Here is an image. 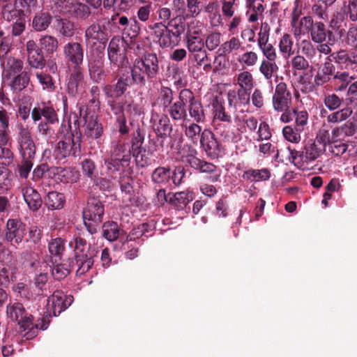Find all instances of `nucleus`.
<instances>
[{
  "label": "nucleus",
  "instance_id": "nucleus-1",
  "mask_svg": "<svg viewBox=\"0 0 357 357\" xmlns=\"http://www.w3.org/2000/svg\"><path fill=\"white\" fill-rule=\"evenodd\" d=\"M160 61L155 53L145 52L136 58L130 68L134 84L140 88L156 81L160 75Z\"/></svg>",
  "mask_w": 357,
  "mask_h": 357
},
{
  "label": "nucleus",
  "instance_id": "nucleus-2",
  "mask_svg": "<svg viewBox=\"0 0 357 357\" xmlns=\"http://www.w3.org/2000/svg\"><path fill=\"white\" fill-rule=\"evenodd\" d=\"M31 115L34 122L40 121L36 129L37 135L48 143L54 133L51 125L59 123L56 110L53 106L42 102L32 109Z\"/></svg>",
  "mask_w": 357,
  "mask_h": 357
},
{
  "label": "nucleus",
  "instance_id": "nucleus-3",
  "mask_svg": "<svg viewBox=\"0 0 357 357\" xmlns=\"http://www.w3.org/2000/svg\"><path fill=\"white\" fill-rule=\"evenodd\" d=\"M74 242V257L69 259L77 268L76 273L83 275L92 268L94 259L99 253L98 248L92 245L81 236L75 237Z\"/></svg>",
  "mask_w": 357,
  "mask_h": 357
},
{
  "label": "nucleus",
  "instance_id": "nucleus-4",
  "mask_svg": "<svg viewBox=\"0 0 357 357\" xmlns=\"http://www.w3.org/2000/svg\"><path fill=\"white\" fill-rule=\"evenodd\" d=\"M131 158L124 145L114 144L109 157L105 158L106 174L111 178H117L130 169Z\"/></svg>",
  "mask_w": 357,
  "mask_h": 357
},
{
  "label": "nucleus",
  "instance_id": "nucleus-5",
  "mask_svg": "<svg viewBox=\"0 0 357 357\" xmlns=\"http://www.w3.org/2000/svg\"><path fill=\"white\" fill-rule=\"evenodd\" d=\"M105 214V206L98 197L89 196L86 206L83 209L82 218L84 225L87 231L93 235L96 234Z\"/></svg>",
  "mask_w": 357,
  "mask_h": 357
},
{
  "label": "nucleus",
  "instance_id": "nucleus-6",
  "mask_svg": "<svg viewBox=\"0 0 357 357\" xmlns=\"http://www.w3.org/2000/svg\"><path fill=\"white\" fill-rule=\"evenodd\" d=\"M6 314L12 321H15L20 327V332L26 331L30 328L33 317L29 313L23 304L19 302L10 303L6 306Z\"/></svg>",
  "mask_w": 357,
  "mask_h": 357
},
{
  "label": "nucleus",
  "instance_id": "nucleus-7",
  "mask_svg": "<svg viewBox=\"0 0 357 357\" xmlns=\"http://www.w3.org/2000/svg\"><path fill=\"white\" fill-rule=\"evenodd\" d=\"M331 54L340 70L357 72V43L349 50L340 49Z\"/></svg>",
  "mask_w": 357,
  "mask_h": 357
},
{
  "label": "nucleus",
  "instance_id": "nucleus-8",
  "mask_svg": "<svg viewBox=\"0 0 357 357\" xmlns=\"http://www.w3.org/2000/svg\"><path fill=\"white\" fill-rule=\"evenodd\" d=\"M26 225L20 218H9L6 221L4 239L12 245L22 243Z\"/></svg>",
  "mask_w": 357,
  "mask_h": 357
},
{
  "label": "nucleus",
  "instance_id": "nucleus-9",
  "mask_svg": "<svg viewBox=\"0 0 357 357\" xmlns=\"http://www.w3.org/2000/svg\"><path fill=\"white\" fill-rule=\"evenodd\" d=\"M63 56L68 66L73 68H81L84 58L83 45L75 41L68 42L63 47Z\"/></svg>",
  "mask_w": 357,
  "mask_h": 357
},
{
  "label": "nucleus",
  "instance_id": "nucleus-10",
  "mask_svg": "<svg viewBox=\"0 0 357 357\" xmlns=\"http://www.w3.org/2000/svg\"><path fill=\"white\" fill-rule=\"evenodd\" d=\"M188 93V89L181 90L176 100L169 105L164 113L168 114L175 121H188L187 105L188 100H190Z\"/></svg>",
  "mask_w": 357,
  "mask_h": 357
},
{
  "label": "nucleus",
  "instance_id": "nucleus-11",
  "mask_svg": "<svg viewBox=\"0 0 357 357\" xmlns=\"http://www.w3.org/2000/svg\"><path fill=\"white\" fill-rule=\"evenodd\" d=\"M108 24L107 22L104 24L100 19L91 24L84 31L85 41L98 42L104 49L111 33L107 29Z\"/></svg>",
  "mask_w": 357,
  "mask_h": 357
},
{
  "label": "nucleus",
  "instance_id": "nucleus-12",
  "mask_svg": "<svg viewBox=\"0 0 357 357\" xmlns=\"http://www.w3.org/2000/svg\"><path fill=\"white\" fill-rule=\"evenodd\" d=\"M16 139L22 158H35L36 146L28 127L24 126L18 127Z\"/></svg>",
  "mask_w": 357,
  "mask_h": 357
},
{
  "label": "nucleus",
  "instance_id": "nucleus-13",
  "mask_svg": "<svg viewBox=\"0 0 357 357\" xmlns=\"http://www.w3.org/2000/svg\"><path fill=\"white\" fill-rule=\"evenodd\" d=\"M292 94L287 84L284 82H279L275 89L272 97V105L275 111L282 112L291 107Z\"/></svg>",
  "mask_w": 357,
  "mask_h": 357
},
{
  "label": "nucleus",
  "instance_id": "nucleus-14",
  "mask_svg": "<svg viewBox=\"0 0 357 357\" xmlns=\"http://www.w3.org/2000/svg\"><path fill=\"white\" fill-rule=\"evenodd\" d=\"M134 84L132 77L127 73H122L115 84H105L103 88L105 95L109 98L117 99L124 95L128 87Z\"/></svg>",
  "mask_w": 357,
  "mask_h": 357
},
{
  "label": "nucleus",
  "instance_id": "nucleus-15",
  "mask_svg": "<svg viewBox=\"0 0 357 357\" xmlns=\"http://www.w3.org/2000/svg\"><path fill=\"white\" fill-rule=\"evenodd\" d=\"M17 272V260L8 255L6 259L0 261V287L6 288L10 282L15 281Z\"/></svg>",
  "mask_w": 357,
  "mask_h": 357
},
{
  "label": "nucleus",
  "instance_id": "nucleus-16",
  "mask_svg": "<svg viewBox=\"0 0 357 357\" xmlns=\"http://www.w3.org/2000/svg\"><path fill=\"white\" fill-rule=\"evenodd\" d=\"M79 119H75L73 125L70 120L66 123L64 121L61 123L58 131L59 137L61 139L71 141L73 146L76 148L79 143H82V134L79 128Z\"/></svg>",
  "mask_w": 357,
  "mask_h": 357
},
{
  "label": "nucleus",
  "instance_id": "nucleus-17",
  "mask_svg": "<svg viewBox=\"0 0 357 357\" xmlns=\"http://www.w3.org/2000/svg\"><path fill=\"white\" fill-rule=\"evenodd\" d=\"M88 69L91 79L96 83L105 81L107 73L105 70V58L102 54L91 55L88 59Z\"/></svg>",
  "mask_w": 357,
  "mask_h": 357
},
{
  "label": "nucleus",
  "instance_id": "nucleus-18",
  "mask_svg": "<svg viewBox=\"0 0 357 357\" xmlns=\"http://www.w3.org/2000/svg\"><path fill=\"white\" fill-rule=\"evenodd\" d=\"M199 143L201 147L210 158H217L221 155V145L211 130L204 129L202 131Z\"/></svg>",
  "mask_w": 357,
  "mask_h": 357
},
{
  "label": "nucleus",
  "instance_id": "nucleus-19",
  "mask_svg": "<svg viewBox=\"0 0 357 357\" xmlns=\"http://www.w3.org/2000/svg\"><path fill=\"white\" fill-rule=\"evenodd\" d=\"M25 48L29 66L32 68L42 70L46 65V61L41 48L33 40H29Z\"/></svg>",
  "mask_w": 357,
  "mask_h": 357
},
{
  "label": "nucleus",
  "instance_id": "nucleus-20",
  "mask_svg": "<svg viewBox=\"0 0 357 357\" xmlns=\"http://www.w3.org/2000/svg\"><path fill=\"white\" fill-rule=\"evenodd\" d=\"M229 109L234 113L241 107L250 105V93L248 89L239 88L238 90H229L227 94Z\"/></svg>",
  "mask_w": 357,
  "mask_h": 357
},
{
  "label": "nucleus",
  "instance_id": "nucleus-21",
  "mask_svg": "<svg viewBox=\"0 0 357 357\" xmlns=\"http://www.w3.org/2000/svg\"><path fill=\"white\" fill-rule=\"evenodd\" d=\"M149 28L153 31L154 36L162 48L174 47L178 45L176 38L172 34V31L162 22H156Z\"/></svg>",
  "mask_w": 357,
  "mask_h": 357
},
{
  "label": "nucleus",
  "instance_id": "nucleus-22",
  "mask_svg": "<svg viewBox=\"0 0 357 357\" xmlns=\"http://www.w3.org/2000/svg\"><path fill=\"white\" fill-rule=\"evenodd\" d=\"M311 40L315 43H322L328 39L330 43H336L337 39L322 22H314L310 31Z\"/></svg>",
  "mask_w": 357,
  "mask_h": 357
},
{
  "label": "nucleus",
  "instance_id": "nucleus-23",
  "mask_svg": "<svg viewBox=\"0 0 357 357\" xmlns=\"http://www.w3.org/2000/svg\"><path fill=\"white\" fill-rule=\"evenodd\" d=\"M49 304L54 316H59L61 312L66 310L73 303V296L65 295L62 291H56L49 298Z\"/></svg>",
  "mask_w": 357,
  "mask_h": 357
},
{
  "label": "nucleus",
  "instance_id": "nucleus-24",
  "mask_svg": "<svg viewBox=\"0 0 357 357\" xmlns=\"http://www.w3.org/2000/svg\"><path fill=\"white\" fill-rule=\"evenodd\" d=\"M334 59H332V54L325 59L324 63L314 76V82L317 86H322L328 82L335 73V66L333 63Z\"/></svg>",
  "mask_w": 357,
  "mask_h": 357
},
{
  "label": "nucleus",
  "instance_id": "nucleus-25",
  "mask_svg": "<svg viewBox=\"0 0 357 357\" xmlns=\"http://www.w3.org/2000/svg\"><path fill=\"white\" fill-rule=\"evenodd\" d=\"M197 151L192 147H190L188 153L186 155V162L192 168L199 170L200 172L206 174H211L216 171V165L211 162L201 160L197 157Z\"/></svg>",
  "mask_w": 357,
  "mask_h": 357
},
{
  "label": "nucleus",
  "instance_id": "nucleus-26",
  "mask_svg": "<svg viewBox=\"0 0 357 357\" xmlns=\"http://www.w3.org/2000/svg\"><path fill=\"white\" fill-rule=\"evenodd\" d=\"M63 14H68L77 20H84L91 14L90 8L86 4L74 1L66 2L63 6Z\"/></svg>",
  "mask_w": 357,
  "mask_h": 357
},
{
  "label": "nucleus",
  "instance_id": "nucleus-27",
  "mask_svg": "<svg viewBox=\"0 0 357 357\" xmlns=\"http://www.w3.org/2000/svg\"><path fill=\"white\" fill-rule=\"evenodd\" d=\"M85 86L86 82L84 81L82 68H73L68 83V91L69 94L73 96L82 94L85 91Z\"/></svg>",
  "mask_w": 357,
  "mask_h": 357
},
{
  "label": "nucleus",
  "instance_id": "nucleus-28",
  "mask_svg": "<svg viewBox=\"0 0 357 357\" xmlns=\"http://www.w3.org/2000/svg\"><path fill=\"white\" fill-rule=\"evenodd\" d=\"M188 94L190 100H188L187 111H188L190 117L197 123L204 122L206 116L202 102L195 98L191 90L188 89Z\"/></svg>",
  "mask_w": 357,
  "mask_h": 357
},
{
  "label": "nucleus",
  "instance_id": "nucleus-29",
  "mask_svg": "<svg viewBox=\"0 0 357 357\" xmlns=\"http://www.w3.org/2000/svg\"><path fill=\"white\" fill-rule=\"evenodd\" d=\"M174 91L168 86H161L158 91L157 97L152 103L153 107H158L163 113L173 103Z\"/></svg>",
  "mask_w": 357,
  "mask_h": 357
},
{
  "label": "nucleus",
  "instance_id": "nucleus-30",
  "mask_svg": "<svg viewBox=\"0 0 357 357\" xmlns=\"http://www.w3.org/2000/svg\"><path fill=\"white\" fill-rule=\"evenodd\" d=\"M333 139H345L348 137L357 138V123L348 120L332 130Z\"/></svg>",
  "mask_w": 357,
  "mask_h": 357
},
{
  "label": "nucleus",
  "instance_id": "nucleus-31",
  "mask_svg": "<svg viewBox=\"0 0 357 357\" xmlns=\"http://www.w3.org/2000/svg\"><path fill=\"white\" fill-rule=\"evenodd\" d=\"M144 139L145 132L144 129L138 126L131 134L130 146L123 140H119L116 144L124 145L126 150H128L130 153V157L132 158V153L144 147Z\"/></svg>",
  "mask_w": 357,
  "mask_h": 357
},
{
  "label": "nucleus",
  "instance_id": "nucleus-32",
  "mask_svg": "<svg viewBox=\"0 0 357 357\" xmlns=\"http://www.w3.org/2000/svg\"><path fill=\"white\" fill-rule=\"evenodd\" d=\"M83 119L85 121L86 128L84 130V136L87 139H98L100 138L104 133L102 124L97 121L96 118L91 116L89 119L86 114Z\"/></svg>",
  "mask_w": 357,
  "mask_h": 357
},
{
  "label": "nucleus",
  "instance_id": "nucleus-33",
  "mask_svg": "<svg viewBox=\"0 0 357 357\" xmlns=\"http://www.w3.org/2000/svg\"><path fill=\"white\" fill-rule=\"evenodd\" d=\"M119 24L123 26L122 33L129 39L137 38L140 33V24L135 18H128L126 16H121L119 19Z\"/></svg>",
  "mask_w": 357,
  "mask_h": 357
},
{
  "label": "nucleus",
  "instance_id": "nucleus-34",
  "mask_svg": "<svg viewBox=\"0 0 357 357\" xmlns=\"http://www.w3.org/2000/svg\"><path fill=\"white\" fill-rule=\"evenodd\" d=\"M24 199L29 208L37 211L42 206L43 200L39 192L31 186H25L22 189Z\"/></svg>",
  "mask_w": 357,
  "mask_h": 357
},
{
  "label": "nucleus",
  "instance_id": "nucleus-35",
  "mask_svg": "<svg viewBox=\"0 0 357 357\" xmlns=\"http://www.w3.org/2000/svg\"><path fill=\"white\" fill-rule=\"evenodd\" d=\"M193 200V195L190 192H176L169 199V204L177 211H184L188 204Z\"/></svg>",
  "mask_w": 357,
  "mask_h": 357
},
{
  "label": "nucleus",
  "instance_id": "nucleus-36",
  "mask_svg": "<svg viewBox=\"0 0 357 357\" xmlns=\"http://www.w3.org/2000/svg\"><path fill=\"white\" fill-rule=\"evenodd\" d=\"M326 151L323 145L317 144L313 140H310L304 146L302 155L305 162H312L321 156Z\"/></svg>",
  "mask_w": 357,
  "mask_h": 357
},
{
  "label": "nucleus",
  "instance_id": "nucleus-37",
  "mask_svg": "<svg viewBox=\"0 0 357 357\" xmlns=\"http://www.w3.org/2000/svg\"><path fill=\"white\" fill-rule=\"evenodd\" d=\"M50 312L47 311L44 313L42 318L37 319L36 324H33L32 321V324L30 326V328L26 331V332L24 335L26 339L31 340L36 337L38 329L43 331L46 330L50 323Z\"/></svg>",
  "mask_w": 357,
  "mask_h": 357
},
{
  "label": "nucleus",
  "instance_id": "nucleus-38",
  "mask_svg": "<svg viewBox=\"0 0 357 357\" xmlns=\"http://www.w3.org/2000/svg\"><path fill=\"white\" fill-rule=\"evenodd\" d=\"M172 178V171L169 167H158L151 174V181L159 187L169 184Z\"/></svg>",
  "mask_w": 357,
  "mask_h": 357
},
{
  "label": "nucleus",
  "instance_id": "nucleus-39",
  "mask_svg": "<svg viewBox=\"0 0 357 357\" xmlns=\"http://www.w3.org/2000/svg\"><path fill=\"white\" fill-rule=\"evenodd\" d=\"M188 14H178L175 17L170 20L168 22V26L171 28L172 34L176 38L178 43L181 40V36L184 33L185 30V20L188 17Z\"/></svg>",
  "mask_w": 357,
  "mask_h": 357
},
{
  "label": "nucleus",
  "instance_id": "nucleus-40",
  "mask_svg": "<svg viewBox=\"0 0 357 357\" xmlns=\"http://www.w3.org/2000/svg\"><path fill=\"white\" fill-rule=\"evenodd\" d=\"M55 29L63 37L70 38L75 33V24L67 18L58 17L56 20Z\"/></svg>",
  "mask_w": 357,
  "mask_h": 357
},
{
  "label": "nucleus",
  "instance_id": "nucleus-41",
  "mask_svg": "<svg viewBox=\"0 0 357 357\" xmlns=\"http://www.w3.org/2000/svg\"><path fill=\"white\" fill-rule=\"evenodd\" d=\"M188 119L182 125V128L184 130L186 137L194 144L197 145L199 141H200L202 131V127L198 125L197 123L188 122Z\"/></svg>",
  "mask_w": 357,
  "mask_h": 357
},
{
  "label": "nucleus",
  "instance_id": "nucleus-42",
  "mask_svg": "<svg viewBox=\"0 0 357 357\" xmlns=\"http://www.w3.org/2000/svg\"><path fill=\"white\" fill-rule=\"evenodd\" d=\"M132 156L135 158L137 166L141 168L151 165L153 161V152L145 147L132 153Z\"/></svg>",
  "mask_w": 357,
  "mask_h": 357
},
{
  "label": "nucleus",
  "instance_id": "nucleus-43",
  "mask_svg": "<svg viewBox=\"0 0 357 357\" xmlns=\"http://www.w3.org/2000/svg\"><path fill=\"white\" fill-rule=\"evenodd\" d=\"M186 47L190 54L205 49L204 39L197 35L195 31L193 33L188 31L185 36Z\"/></svg>",
  "mask_w": 357,
  "mask_h": 357
},
{
  "label": "nucleus",
  "instance_id": "nucleus-44",
  "mask_svg": "<svg viewBox=\"0 0 357 357\" xmlns=\"http://www.w3.org/2000/svg\"><path fill=\"white\" fill-rule=\"evenodd\" d=\"M313 23L314 21L311 16L303 17L299 20H291V25L294 34L298 36L305 32H310Z\"/></svg>",
  "mask_w": 357,
  "mask_h": 357
},
{
  "label": "nucleus",
  "instance_id": "nucleus-45",
  "mask_svg": "<svg viewBox=\"0 0 357 357\" xmlns=\"http://www.w3.org/2000/svg\"><path fill=\"white\" fill-rule=\"evenodd\" d=\"M52 20V17L48 12L37 13L32 20V28L38 32L45 31L50 25Z\"/></svg>",
  "mask_w": 357,
  "mask_h": 357
},
{
  "label": "nucleus",
  "instance_id": "nucleus-46",
  "mask_svg": "<svg viewBox=\"0 0 357 357\" xmlns=\"http://www.w3.org/2000/svg\"><path fill=\"white\" fill-rule=\"evenodd\" d=\"M65 203V195L56 191L49 192L45 198V205L50 210L61 209L63 208Z\"/></svg>",
  "mask_w": 357,
  "mask_h": 357
},
{
  "label": "nucleus",
  "instance_id": "nucleus-47",
  "mask_svg": "<svg viewBox=\"0 0 357 357\" xmlns=\"http://www.w3.org/2000/svg\"><path fill=\"white\" fill-rule=\"evenodd\" d=\"M353 109L351 107H344L342 109H338L327 115L326 119L329 123H340L343 121H347L349 117L353 114Z\"/></svg>",
  "mask_w": 357,
  "mask_h": 357
},
{
  "label": "nucleus",
  "instance_id": "nucleus-48",
  "mask_svg": "<svg viewBox=\"0 0 357 357\" xmlns=\"http://www.w3.org/2000/svg\"><path fill=\"white\" fill-rule=\"evenodd\" d=\"M3 17L8 22L18 21V20H23L24 18L25 11L22 9H17L14 5L10 3H7L2 7Z\"/></svg>",
  "mask_w": 357,
  "mask_h": 357
},
{
  "label": "nucleus",
  "instance_id": "nucleus-49",
  "mask_svg": "<svg viewBox=\"0 0 357 357\" xmlns=\"http://www.w3.org/2000/svg\"><path fill=\"white\" fill-rule=\"evenodd\" d=\"M102 236L109 241H116L123 231L118 223L114 221L105 222L102 226Z\"/></svg>",
  "mask_w": 357,
  "mask_h": 357
},
{
  "label": "nucleus",
  "instance_id": "nucleus-50",
  "mask_svg": "<svg viewBox=\"0 0 357 357\" xmlns=\"http://www.w3.org/2000/svg\"><path fill=\"white\" fill-rule=\"evenodd\" d=\"M57 151L62 158H66L70 155L76 157L81 151V143L75 147L71 141L61 139L56 146Z\"/></svg>",
  "mask_w": 357,
  "mask_h": 357
},
{
  "label": "nucleus",
  "instance_id": "nucleus-51",
  "mask_svg": "<svg viewBox=\"0 0 357 357\" xmlns=\"http://www.w3.org/2000/svg\"><path fill=\"white\" fill-rule=\"evenodd\" d=\"M75 267L76 266L68 258L67 262L54 265L52 269V275L55 280H61L66 278Z\"/></svg>",
  "mask_w": 357,
  "mask_h": 357
},
{
  "label": "nucleus",
  "instance_id": "nucleus-52",
  "mask_svg": "<svg viewBox=\"0 0 357 357\" xmlns=\"http://www.w3.org/2000/svg\"><path fill=\"white\" fill-rule=\"evenodd\" d=\"M158 137L165 139L172 132V126L167 115H163L159 119L158 124L153 128Z\"/></svg>",
  "mask_w": 357,
  "mask_h": 357
},
{
  "label": "nucleus",
  "instance_id": "nucleus-53",
  "mask_svg": "<svg viewBox=\"0 0 357 357\" xmlns=\"http://www.w3.org/2000/svg\"><path fill=\"white\" fill-rule=\"evenodd\" d=\"M39 45V47L44 50L47 55H50L57 50L59 41L53 36L45 35L40 38Z\"/></svg>",
  "mask_w": 357,
  "mask_h": 357
},
{
  "label": "nucleus",
  "instance_id": "nucleus-54",
  "mask_svg": "<svg viewBox=\"0 0 357 357\" xmlns=\"http://www.w3.org/2000/svg\"><path fill=\"white\" fill-rule=\"evenodd\" d=\"M29 82V73L26 71H22L13 77L10 87L13 92H20L27 87Z\"/></svg>",
  "mask_w": 357,
  "mask_h": 357
},
{
  "label": "nucleus",
  "instance_id": "nucleus-55",
  "mask_svg": "<svg viewBox=\"0 0 357 357\" xmlns=\"http://www.w3.org/2000/svg\"><path fill=\"white\" fill-rule=\"evenodd\" d=\"M271 176L270 172L267 169H249L245 171L242 177L245 180H255L256 181H266L269 179Z\"/></svg>",
  "mask_w": 357,
  "mask_h": 357
},
{
  "label": "nucleus",
  "instance_id": "nucleus-56",
  "mask_svg": "<svg viewBox=\"0 0 357 357\" xmlns=\"http://www.w3.org/2000/svg\"><path fill=\"white\" fill-rule=\"evenodd\" d=\"M190 56H192L197 66H203L205 71H208L211 68V59L208 56V54L205 49L190 54Z\"/></svg>",
  "mask_w": 357,
  "mask_h": 357
},
{
  "label": "nucleus",
  "instance_id": "nucleus-57",
  "mask_svg": "<svg viewBox=\"0 0 357 357\" xmlns=\"http://www.w3.org/2000/svg\"><path fill=\"white\" fill-rule=\"evenodd\" d=\"M66 248V241L60 237L52 238L48 244L50 253L54 256L60 257Z\"/></svg>",
  "mask_w": 357,
  "mask_h": 357
},
{
  "label": "nucleus",
  "instance_id": "nucleus-58",
  "mask_svg": "<svg viewBox=\"0 0 357 357\" xmlns=\"http://www.w3.org/2000/svg\"><path fill=\"white\" fill-rule=\"evenodd\" d=\"M278 70V66H277L275 61L264 60L259 66L260 73L267 80L271 79L273 74Z\"/></svg>",
  "mask_w": 357,
  "mask_h": 357
},
{
  "label": "nucleus",
  "instance_id": "nucleus-59",
  "mask_svg": "<svg viewBox=\"0 0 357 357\" xmlns=\"http://www.w3.org/2000/svg\"><path fill=\"white\" fill-rule=\"evenodd\" d=\"M34 158H22L21 162L17 165V176L22 178H27L33 167Z\"/></svg>",
  "mask_w": 357,
  "mask_h": 357
},
{
  "label": "nucleus",
  "instance_id": "nucleus-60",
  "mask_svg": "<svg viewBox=\"0 0 357 357\" xmlns=\"http://www.w3.org/2000/svg\"><path fill=\"white\" fill-rule=\"evenodd\" d=\"M82 172L84 176L92 180L98 173L94 161L89 158L84 159L81 162Z\"/></svg>",
  "mask_w": 357,
  "mask_h": 357
},
{
  "label": "nucleus",
  "instance_id": "nucleus-61",
  "mask_svg": "<svg viewBox=\"0 0 357 357\" xmlns=\"http://www.w3.org/2000/svg\"><path fill=\"white\" fill-rule=\"evenodd\" d=\"M302 131L296 126L293 128L291 126H287L282 129V135L287 141L291 143H298L301 139V132Z\"/></svg>",
  "mask_w": 357,
  "mask_h": 357
},
{
  "label": "nucleus",
  "instance_id": "nucleus-62",
  "mask_svg": "<svg viewBox=\"0 0 357 357\" xmlns=\"http://www.w3.org/2000/svg\"><path fill=\"white\" fill-rule=\"evenodd\" d=\"M324 102L325 106L331 112L338 109L344 102V99L337 95L333 93L324 97Z\"/></svg>",
  "mask_w": 357,
  "mask_h": 357
},
{
  "label": "nucleus",
  "instance_id": "nucleus-63",
  "mask_svg": "<svg viewBox=\"0 0 357 357\" xmlns=\"http://www.w3.org/2000/svg\"><path fill=\"white\" fill-rule=\"evenodd\" d=\"M241 43L238 38L232 37L229 40L223 43L218 50L222 54L227 55L234 50L240 48Z\"/></svg>",
  "mask_w": 357,
  "mask_h": 357
},
{
  "label": "nucleus",
  "instance_id": "nucleus-64",
  "mask_svg": "<svg viewBox=\"0 0 357 357\" xmlns=\"http://www.w3.org/2000/svg\"><path fill=\"white\" fill-rule=\"evenodd\" d=\"M293 44L294 43L291 36L288 33H284L280 38L279 43L280 52L282 54L290 56L294 54V51H292Z\"/></svg>",
  "mask_w": 357,
  "mask_h": 357
}]
</instances>
